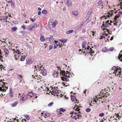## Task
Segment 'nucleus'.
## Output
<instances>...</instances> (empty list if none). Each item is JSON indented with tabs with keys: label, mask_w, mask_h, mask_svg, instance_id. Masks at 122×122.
<instances>
[{
	"label": "nucleus",
	"mask_w": 122,
	"mask_h": 122,
	"mask_svg": "<svg viewBox=\"0 0 122 122\" xmlns=\"http://www.w3.org/2000/svg\"><path fill=\"white\" fill-rule=\"evenodd\" d=\"M105 22H103V24L102 25V27L103 29H104L106 28V27H109L110 25H111L112 23H113V22L111 20H110V22L109 20H107L106 21V20Z\"/></svg>",
	"instance_id": "1"
},
{
	"label": "nucleus",
	"mask_w": 122,
	"mask_h": 122,
	"mask_svg": "<svg viewBox=\"0 0 122 122\" xmlns=\"http://www.w3.org/2000/svg\"><path fill=\"white\" fill-rule=\"evenodd\" d=\"M60 74V75H62V76H63L61 77L62 80L65 81H68V77H70V76H67V75H65L66 72L64 71H61Z\"/></svg>",
	"instance_id": "2"
},
{
	"label": "nucleus",
	"mask_w": 122,
	"mask_h": 122,
	"mask_svg": "<svg viewBox=\"0 0 122 122\" xmlns=\"http://www.w3.org/2000/svg\"><path fill=\"white\" fill-rule=\"evenodd\" d=\"M38 68H39V71L41 70V72L42 75L44 76H45L47 74V71L42 66H41L39 67V66L37 65Z\"/></svg>",
	"instance_id": "3"
},
{
	"label": "nucleus",
	"mask_w": 122,
	"mask_h": 122,
	"mask_svg": "<svg viewBox=\"0 0 122 122\" xmlns=\"http://www.w3.org/2000/svg\"><path fill=\"white\" fill-rule=\"evenodd\" d=\"M122 14V12L121 11H119L118 13V14L115 16L114 20V21L115 22H114V24H116V26H119L120 25V24H119V23H118V22H116V20L117 18H118L120 16V15Z\"/></svg>",
	"instance_id": "4"
},
{
	"label": "nucleus",
	"mask_w": 122,
	"mask_h": 122,
	"mask_svg": "<svg viewBox=\"0 0 122 122\" xmlns=\"http://www.w3.org/2000/svg\"><path fill=\"white\" fill-rule=\"evenodd\" d=\"M57 23V21L56 20H55L54 22L52 20H50L48 24L49 25H52V27L54 28Z\"/></svg>",
	"instance_id": "5"
},
{
	"label": "nucleus",
	"mask_w": 122,
	"mask_h": 122,
	"mask_svg": "<svg viewBox=\"0 0 122 122\" xmlns=\"http://www.w3.org/2000/svg\"><path fill=\"white\" fill-rule=\"evenodd\" d=\"M112 69L114 70L115 72V75H116V74L119 71L121 70V69L118 67H116L115 66H114L112 68Z\"/></svg>",
	"instance_id": "6"
},
{
	"label": "nucleus",
	"mask_w": 122,
	"mask_h": 122,
	"mask_svg": "<svg viewBox=\"0 0 122 122\" xmlns=\"http://www.w3.org/2000/svg\"><path fill=\"white\" fill-rule=\"evenodd\" d=\"M33 59L30 58H28L26 59V63L28 64H30L33 61Z\"/></svg>",
	"instance_id": "7"
},
{
	"label": "nucleus",
	"mask_w": 122,
	"mask_h": 122,
	"mask_svg": "<svg viewBox=\"0 0 122 122\" xmlns=\"http://www.w3.org/2000/svg\"><path fill=\"white\" fill-rule=\"evenodd\" d=\"M58 88L57 87L54 88V89H51L52 91L51 92V94L53 95H55L57 93L58 91V90L57 89Z\"/></svg>",
	"instance_id": "8"
},
{
	"label": "nucleus",
	"mask_w": 122,
	"mask_h": 122,
	"mask_svg": "<svg viewBox=\"0 0 122 122\" xmlns=\"http://www.w3.org/2000/svg\"><path fill=\"white\" fill-rule=\"evenodd\" d=\"M36 26L35 25H32L31 27H29V28H28L27 30L28 31L30 30V31H33L35 29V28L36 27Z\"/></svg>",
	"instance_id": "9"
},
{
	"label": "nucleus",
	"mask_w": 122,
	"mask_h": 122,
	"mask_svg": "<svg viewBox=\"0 0 122 122\" xmlns=\"http://www.w3.org/2000/svg\"><path fill=\"white\" fill-rule=\"evenodd\" d=\"M71 117L72 118L75 119L78 118V116H77V114L76 112L73 113L71 116Z\"/></svg>",
	"instance_id": "10"
},
{
	"label": "nucleus",
	"mask_w": 122,
	"mask_h": 122,
	"mask_svg": "<svg viewBox=\"0 0 122 122\" xmlns=\"http://www.w3.org/2000/svg\"><path fill=\"white\" fill-rule=\"evenodd\" d=\"M54 41L55 43L54 44V49H56V48L57 47L60 45V42L58 41L54 40Z\"/></svg>",
	"instance_id": "11"
},
{
	"label": "nucleus",
	"mask_w": 122,
	"mask_h": 122,
	"mask_svg": "<svg viewBox=\"0 0 122 122\" xmlns=\"http://www.w3.org/2000/svg\"><path fill=\"white\" fill-rule=\"evenodd\" d=\"M4 51L5 53V56L7 57L9 54V52L8 49L6 48H4Z\"/></svg>",
	"instance_id": "12"
},
{
	"label": "nucleus",
	"mask_w": 122,
	"mask_h": 122,
	"mask_svg": "<svg viewBox=\"0 0 122 122\" xmlns=\"http://www.w3.org/2000/svg\"><path fill=\"white\" fill-rule=\"evenodd\" d=\"M98 5L100 6L102 9L103 7L104 6L103 5V3L102 0H100L98 3Z\"/></svg>",
	"instance_id": "13"
},
{
	"label": "nucleus",
	"mask_w": 122,
	"mask_h": 122,
	"mask_svg": "<svg viewBox=\"0 0 122 122\" xmlns=\"http://www.w3.org/2000/svg\"><path fill=\"white\" fill-rule=\"evenodd\" d=\"M27 98V95H23L20 97V100L22 101H24Z\"/></svg>",
	"instance_id": "14"
},
{
	"label": "nucleus",
	"mask_w": 122,
	"mask_h": 122,
	"mask_svg": "<svg viewBox=\"0 0 122 122\" xmlns=\"http://www.w3.org/2000/svg\"><path fill=\"white\" fill-rule=\"evenodd\" d=\"M113 12V10L111 11V13H107V15H106V16L108 17H110L112 16V15H113V12Z\"/></svg>",
	"instance_id": "15"
},
{
	"label": "nucleus",
	"mask_w": 122,
	"mask_h": 122,
	"mask_svg": "<svg viewBox=\"0 0 122 122\" xmlns=\"http://www.w3.org/2000/svg\"><path fill=\"white\" fill-rule=\"evenodd\" d=\"M86 49L88 50L89 51H90L89 53H90L91 55L92 56V54L94 52V51H93L91 48L89 47H87Z\"/></svg>",
	"instance_id": "16"
},
{
	"label": "nucleus",
	"mask_w": 122,
	"mask_h": 122,
	"mask_svg": "<svg viewBox=\"0 0 122 122\" xmlns=\"http://www.w3.org/2000/svg\"><path fill=\"white\" fill-rule=\"evenodd\" d=\"M4 87H5V88H6V89H8L7 87H6V86L4 87V86H3L2 87H0V91L4 92L5 91H6V90L4 88Z\"/></svg>",
	"instance_id": "17"
},
{
	"label": "nucleus",
	"mask_w": 122,
	"mask_h": 122,
	"mask_svg": "<svg viewBox=\"0 0 122 122\" xmlns=\"http://www.w3.org/2000/svg\"><path fill=\"white\" fill-rule=\"evenodd\" d=\"M72 14L73 15L75 16H77L78 15V12L76 11H73L72 12Z\"/></svg>",
	"instance_id": "18"
},
{
	"label": "nucleus",
	"mask_w": 122,
	"mask_h": 122,
	"mask_svg": "<svg viewBox=\"0 0 122 122\" xmlns=\"http://www.w3.org/2000/svg\"><path fill=\"white\" fill-rule=\"evenodd\" d=\"M119 56H118L119 59L121 61H122V51H121L120 53L119 54Z\"/></svg>",
	"instance_id": "19"
},
{
	"label": "nucleus",
	"mask_w": 122,
	"mask_h": 122,
	"mask_svg": "<svg viewBox=\"0 0 122 122\" xmlns=\"http://www.w3.org/2000/svg\"><path fill=\"white\" fill-rule=\"evenodd\" d=\"M10 97L11 98L13 96V95L12 92V90L11 88L10 89Z\"/></svg>",
	"instance_id": "20"
},
{
	"label": "nucleus",
	"mask_w": 122,
	"mask_h": 122,
	"mask_svg": "<svg viewBox=\"0 0 122 122\" xmlns=\"http://www.w3.org/2000/svg\"><path fill=\"white\" fill-rule=\"evenodd\" d=\"M18 103V102H15L11 104V106L12 107H14L15 106H16L17 105V104Z\"/></svg>",
	"instance_id": "21"
},
{
	"label": "nucleus",
	"mask_w": 122,
	"mask_h": 122,
	"mask_svg": "<svg viewBox=\"0 0 122 122\" xmlns=\"http://www.w3.org/2000/svg\"><path fill=\"white\" fill-rule=\"evenodd\" d=\"M66 3L67 5L69 6H71L72 5L71 2L68 0L67 1Z\"/></svg>",
	"instance_id": "22"
},
{
	"label": "nucleus",
	"mask_w": 122,
	"mask_h": 122,
	"mask_svg": "<svg viewBox=\"0 0 122 122\" xmlns=\"http://www.w3.org/2000/svg\"><path fill=\"white\" fill-rule=\"evenodd\" d=\"M73 31V30H71L67 31L66 33L67 34H70L72 33Z\"/></svg>",
	"instance_id": "23"
},
{
	"label": "nucleus",
	"mask_w": 122,
	"mask_h": 122,
	"mask_svg": "<svg viewBox=\"0 0 122 122\" xmlns=\"http://www.w3.org/2000/svg\"><path fill=\"white\" fill-rule=\"evenodd\" d=\"M17 29V28L16 27H13L11 29V31L12 32H14L16 31Z\"/></svg>",
	"instance_id": "24"
},
{
	"label": "nucleus",
	"mask_w": 122,
	"mask_h": 122,
	"mask_svg": "<svg viewBox=\"0 0 122 122\" xmlns=\"http://www.w3.org/2000/svg\"><path fill=\"white\" fill-rule=\"evenodd\" d=\"M59 41L63 43H66L67 41V40L65 39L63 40L60 39L59 40Z\"/></svg>",
	"instance_id": "25"
},
{
	"label": "nucleus",
	"mask_w": 122,
	"mask_h": 122,
	"mask_svg": "<svg viewBox=\"0 0 122 122\" xmlns=\"http://www.w3.org/2000/svg\"><path fill=\"white\" fill-rule=\"evenodd\" d=\"M59 110H60V111L63 112H64L66 111V110L65 109L62 108H60Z\"/></svg>",
	"instance_id": "26"
},
{
	"label": "nucleus",
	"mask_w": 122,
	"mask_h": 122,
	"mask_svg": "<svg viewBox=\"0 0 122 122\" xmlns=\"http://www.w3.org/2000/svg\"><path fill=\"white\" fill-rule=\"evenodd\" d=\"M25 56H23L20 58V60L21 61H23L25 60Z\"/></svg>",
	"instance_id": "27"
},
{
	"label": "nucleus",
	"mask_w": 122,
	"mask_h": 122,
	"mask_svg": "<svg viewBox=\"0 0 122 122\" xmlns=\"http://www.w3.org/2000/svg\"><path fill=\"white\" fill-rule=\"evenodd\" d=\"M41 40L42 41H44L45 40V39L43 36H41L40 37Z\"/></svg>",
	"instance_id": "28"
},
{
	"label": "nucleus",
	"mask_w": 122,
	"mask_h": 122,
	"mask_svg": "<svg viewBox=\"0 0 122 122\" xmlns=\"http://www.w3.org/2000/svg\"><path fill=\"white\" fill-rule=\"evenodd\" d=\"M108 51L107 50L106 47H103L102 49V51L103 52H106Z\"/></svg>",
	"instance_id": "29"
},
{
	"label": "nucleus",
	"mask_w": 122,
	"mask_h": 122,
	"mask_svg": "<svg viewBox=\"0 0 122 122\" xmlns=\"http://www.w3.org/2000/svg\"><path fill=\"white\" fill-rule=\"evenodd\" d=\"M108 35L107 34L104 33L102 35V38H105V37H107Z\"/></svg>",
	"instance_id": "30"
},
{
	"label": "nucleus",
	"mask_w": 122,
	"mask_h": 122,
	"mask_svg": "<svg viewBox=\"0 0 122 122\" xmlns=\"http://www.w3.org/2000/svg\"><path fill=\"white\" fill-rule=\"evenodd\" d=\"M58 74L59 73L58 72H56V73H55L53 74V76H54V77H57Z\"/></svg>",
	"instance_id": "31"
},
{
	"label": "nucleus",
	"mask_w": 122,
	"mask_h": 122,
	"mask_svg": "<svg viewBox=\"0 0 122 122\" xmlns=\"http://www.w3.org/2000/svg\"><path fill=\"white\" fill-rule=\"evenodd\" d=\"M4 20V21H6V22H9V20H7L5 19V17H4L3 18H1L0 20Z\"/></svg>",
	"instance_id": "32"
},
{
	"label": "nucleus",
	"mask_w": 122,
	"mask_h": 122,
	"mask_svg": "<svg viewBox=\"0 0 122 122\" xmlns=\"http://www.w3.org/2000/svg\"><path fill=\"white\" fill-rule=\"evenodd\" d=\"M50 115V114L48 113H46L44 115V117L46 118V117H48Z\"/></svg>",
	"instance_id": "33"
},
{
	"label": "nucleus",
	"mask_w": 122,
	"mask_h": 122,
	"mask_svg": "<svg viewBox=\"0 0 122 122\" xmlns=\"http://www.w3.org/2000/svg\"><path fill=\"white\" fill-rule=\"evenodd\" d=\"M71 100L72 101H75V100H76V99L75 97L74 96H72L71 97Z\"/></svg>",
	"instance_id": "34"
},
{
	"label": "nucleus",
	"mask_w": 122,
	"mask_h": 122,
	"mask_svg": "<svg viewBox=\"0 0 122 122\" xmlns=\"http://www.w3.org/2000/svg\"><path fill=\"white\" fill-rule=\"evenodd\" d=\"M86 42H83L82 45V47L83 48H84L85 47L86 45Z\"/></svg>",
	"instance_id": "35"
},
{
	"label": "nucleus",
	"mask_w": 122,
	"mask_h": 122,
	"mask_svg": "<svg viewBox=\"0 0 122 122\" xmlns=\"http://www.w3.org/2000/svg\"><path fill=\"white\" fill-rule=\"evenodd\" d=\"M91 110L89 108H87L86 109V112H90Z\"/></svg>",
	"instance_id": "36"
},
{
	"label": "nucleus",
	"mask_w": 122,
	"mask_h": 122,
	"mask_svg": "<svg viewBox=\"0 0 122 122\" xmlns=\"http://www.w3.org/2000/svg\"><path fill=\"white\" fill-rule=\"evenodd\" d=\"M81 114H82L81 113H80V112L78 113L77 114L78 118H80V117L82 116Z\"/></svg>",
	"instance_id": "37"
},
{
	"label": "nucleus",
	"mask_w": 122,
	"mask_h": 122,
	"mask_svg": "<svg viewBox=\"0 0 122 122\" xmlns=\"http://www.w3.org/2000/svg\"><path fill=\"white\" fill-rule=\"evenodd\" d=\"M53 104V102H51L48 104V106L49 107H51Z\"/></svg>",
	"instance_id": "38"
},
{
	"label": "nucleus",
	"mask_w": 122,
	"mask_h": 122,
	"mask_svg": "<svg viewBox=\"0 0 122 122\" xmlns=\"http://www.w3.org/2000/svg\"><path fill=\"white\" fill-rule=\"evenodd\" d=\"M121 70L120 71H119V72H118V73H117L116 74V75H121L122 73V72L121 71Z\"/></svg>",
	"instance_id": "39"
},
{
	"label": "nucleus",
	"mask_w": 122,
	"mask_h": 122,
	"mask_svg": "<svg viewBox=\"0 0 122 122\" xmlns=\"http://www.w3.org/2000/svg\"><path fill=\"white\" fill-rule=\"evenodd\" d=\"M42 13H43L45 14H46L47 12V11L46 10H42Z\"/></svg>",
	"instance_id": "40"
},
{
	"label": "nucleus",
	"mask_w": 122,
	"mask_h": 122,
	"mask_svg": "<svg viewBox=\"0 0 122 122\" xmlns=\"http://www.w3.org/2000/svg\"><path fill=\"white\" fill-rule=\"evenodd\" d=\"M15 53H17L18 54H20V52L19 50H16V51H15Z\"/></svg>",
	"instance_id": "41"
},
{
	"label": "nucleus",
	"mask_w": 122,
	"mask_h": 122,
	"mask_svg": "<svg viewBox=\"0 0 122 122\" xmlns=\"http://www.w3.org/2000/svg\"><path fill=\"white\" fill-rule=\"evenodd\" d=\"M104 115V114L103 113H102L100 114L99 115V116L100 117H102Z\"/></svg>",
	"instance_id": "42"
},
{
	"label": "nucleus",
	"mask_w": 122,
	"mask_h": 122,
	"mask_svg": "<svg viewBox=\"0 0 122 122\" xmlns=\"http://www.w3.org/2000/svg\"><path fill=\"white\" fill-rule=\"evenodd\" d=\"M20 32L22 33L23 36H25V34L26 33V32L25 31H21Z\"/></svg>",
	"instance_id": "43"
},
{
	"label": "nucleus",
	"mask_w": 122,
	"mask_h": 122,
	"mask_svg": "<svg viewBox=\"0 0 122 122\" xmlns=\"http://www.w3.org/2000/svg\"><path fill=\"white\" fill-rule=\"evenodd\" d=\"M11 7H13L14 6V4L13 2L12 1L11 3Z\"/></svg>",
	"instance_id": "44"
},
{
	"label": "nucleus",
	"mask_w": 122,
	"mask_h": 122,
	"mask_svg": "<svg viewBox=\"0 0 122 122\" xmlns=\"http://www.w3.org/2000/svg\"><path fill=\"white\" fill-rule=\"evenodd\" d=\"M104 96H105L104 95V94H103V95L102 97H99L98 98H101V99H104Z\"/></svg>",
	"instance_id": "45"
},
{
	"label": "nucleus",
	"mask_w": 122,
	"mask_h": 122,
	"mask_svg": "<svg viewBox=\"0 0 122 122\" xmlns=\"http://www.w3.org/2000/svg\"><path fill=\"white\" fill-rule=\"evenodd\" d=\"M101 19H102V18H104L106 20V19H107V18L106 17V16L105 15H103V16H102V17H101Z\"/></svg>",
	"instance_id": "46"
},
{
	"label": "nucleus",
	"mask_w": 122,
	"mask_h": 122,
	"mask_svg": "<svg viewBox=\"0 0 122 122\" xmlns=\"http://www.w3.org/2000/svg\"><path fill=\"white\" fill-rule=\"evenodd\" d=\"M53 47V46L52 45H50L49 46V50H51L52 49Z\"/></svg>",
	"instance_id": "47"
},
{
	"label": "nucleus",
	"mask_w": 122,
	"mask_h": 122,
	"mask_svg": "<svg viewBox=\"0 0 122 122\" xmlns=\"http://www.w3.org/2000/svg\"><path fill=\"white\" fill-rule=\"evenodd\" d=\"M83 23H82L81 24L79 25V26L80 27V28H81V27L83 26Z\"/></svg>",
	"instance_id": "48"
},
{
	"label": "nucleus",
	"mask_w": 122,
	"mask_h": 122,
	"mask_svg": "<svg viewBox=\"0 0 122 122\" xmlns=\"http://www.w3.org/2000/svg\"><path fill=\"white\" fill-rule=\"evenodd\" d=\"M25 26L24 25H23L21 26V27L24 30H25L26 29Z\"/></svg>",
	"instance_id": "49"
},
{
	"label": "nucleus",
	"mask_w": 122,
	"mask_h": 122,
	"mask_svg": "<svg viewBox=\"0 0 122 122\" xmlns=\"http://www.w3.org/2000/svg\"><path fill=\"white\" fill-rule=\"evenodd\" d=\"M113 50V47L109 49H108V51H112Z\"/></svg>",
	"instance_id": "50"
},
{
	"label": "nucleus",
	"mask_w": 122,
	"mask_h": 122,
	"mask_svg": "<svg viewBox=\"0 0 122 122\" xmlns=\"http://www.w3.org/2000/svg\"><path fill=\"white\" fill-rule=\"evenodd\" d=\"M30 20H31V21L32 22H34L35 21V20L36 19H33L32 18H30Z\"/></svg>",
	"instance_id": "51"
},
{
	"label": "nucleus",
	"mask_w": 122,
	"mask_h": 122,
	"mask_svg": "<svg viewBox=\"0 0 122 122\" xmlns=\"http://www.w3.org/2000/svg\"><path fill=\"white\" fill-rule=\"evenodd\" d=\"M25 117H26V119H28L29 120V117L27 115H25Z\"/></svg>",
	"instance_id": "52"
},
{
	"label": "nucleus",
	"mask_w": 122,
	"mask_h": 122,
	"mask_svg": "<svg viewBox=\"0 0 122 122\" xmlns=\"http://www.w3.org/2000/svg\"><path fill=\"white\" fill-rule=\"evenodd\" d=\"M5 19L7 20H8L9 21V19H8V16H6L5 17Z\"/></svg>",
	"instance_id": "53"
},
{
	"label": "nucleus",
	"mask_w": 122,
	"mask_h": 122,
	"mask_svg": "<svg viewBox=\"0 0 122 122\" xmlns=\"http://www.w3.org/2000/svg\"><path fill=\"white\" fill-rule=\"evenodd\" d=\"M86 31V30L85 29H83L82 30V32L83 33H85Z\"/></svg>",
	"instance_id": "54"
},
{
	"label": "nucleus",
	"mask_w": 122,
	"mask_h": 122,
	"mask_svg": "<svg viewBox=\"0 0 122 122\" xmlns=\"http://www.w3.org/2000/svg\"><path fill=\"white\" fill-rule=\"evenodd\" d=\"M53 38V37H52V36H50V38H48L49 39H52Z\"/></svg>",
	"instance_id": "55"
},
{
	"label": "nucleus",
	"mask_w": 122,
	"mask_h": 122,
	"mask_svg": "<svg viewBox=\"0 0 122 122\" xmlns=\"http://www.w3.org/2000/svg\"><path fill=\"white\" fill-rule=\"evenodd\" d=\"M92 35L94 36V33H95V32L94 31H92Z\"/></svg>",
	"instance_id": "56"
},
{
	"label": "nucleus",
	"mask_w": 122,
	"mask_h": 122,
	"mask_svg": "<svg viewBox=\"0 0 122 122\" xmlns=\"http://www.w3.org/2000/svg\"><path fill=\"white\" fill-rule=\"evenodd\" d=\"M94 102H95L96 103L97 102V101H96V100L95 99H94L93 100Z\"/></svg>",
	"instance_id": "57"
},
{
	"label": "nucleus",
	"mask_w": 122,
	"mask_h": 122,
	"mask_svg": "<svg viewBox=\"0 0 122 122\" xmlns=\"http://www.w3.org/2000/svg\"><path fill=\"white\" fill-rule=\"evenodd\" d=\"M77 111H79V110H80V109H79L78 108H77L76 109V110Z\"/></svg>",
	"instance_id": "58"
},
{
	"label": "nucleus",
	"mask_w": 122,
	"mask_h": 122,
	"mask_svg": "<svg viewBox=\"0 0 122 122\" xmlns=\"http://www.w3.org/2000/svg\"><path fill=\"white\" fill-rule=\"evenodd\" d=\"M88 20H89V21H88L87 20V23L89 22L91 20V19L89 18H88Z\"/></svg>",
	"instance_id": "59"
},
{
	"label": "nucleus",
	"mask_w": 122,
	"mask_h": 122,
	"mask_svg": "<svg viewBox=\"0 0 122 122\" xmlns=\"http://www.w3.org/2000/svg\"><path fill=\"white\" fill-rule=\"evenodd\" d=\"M41 14V12L40 11H39L38 12V15H40Z\"/></svg>",
	"instance_id": "60"
},
{
	"label": "nucleus",
	"mask_w": 122,
	"mask_h": 122,
	"mask_svg": "<svg viewBox=\"0 0 122 122\" xmlns=\"http://www.w3.org/2000/svg\"><path fill=\"white\" fill-rule=\"evenodd\" d=\"M23 16L24 17H26V14L25 13H24V14H23Z\"/></svg>",
	"instance_id": "61"
},
{
	"label": "nucleus",
	"mask_w": 122,
	"mask_h": 122,
	"mask_svg": "<svg viewBox=\"0 0 122 122\" xmlns=\"http://www.w3.org/2000/svg\"><path fill=\"white\" fill-rule=\"evenodd\" d=\"M81 28H80V27L79 26L77 28V30H78L80 29Z\"/></svg>",
	"instance_id": "62"
},
{
	"label": "nucleus",
	"mask_w": 122,
	"mask_h": 122,
	"mask_svg": "<svg viewBox=\"0 0 122 122\" xmlns=\"http://www.w3.org/2000/svg\"><path fill=\"white\" fill-rule=\"evenodd\" d=\"M38 10L40 11H41V8L40 7H38Z\"/></svg>",
	"instance_id": "63"
},
{
	"label": "nucleus",
	"mask_w": 122,
	"mask_h": 122,
	"mask_svg": "<svg viewBox=\"0 0 122 122\" xmlns=\"http://www.w3.org/2000/svg\"><path fill=\"white\" fill-rule=\"evenodd\" d=\"M121 7L122 9V3H121Z\"/></svg>",
	"instance_id": "64"
}]
</instances>
